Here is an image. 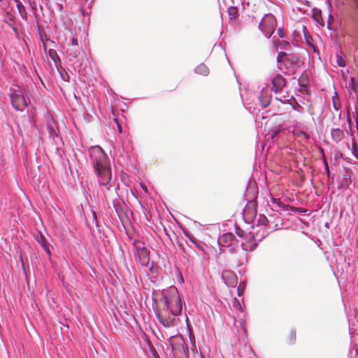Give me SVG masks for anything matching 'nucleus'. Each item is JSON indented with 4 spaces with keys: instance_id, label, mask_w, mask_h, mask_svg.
I'll return each mask as SVG.
<instances>
[{
    "instance_id": "nucleus-1",
    "label": "nucleus",
    "mask_w": 358,
    "mask_h": 358,
    "mask_svg": "<svg viewBox=\"0 0 358 358\" xmlns=\"http://www.w3.org/2000/svg\"><path fill=\"white\" fill-rule=\"evenodd\" d=\"M163 302L165 308L159 310L157 317L165 327H171L175 321V316L181 313L182 304L178 289L173 286L163 292Z\"/></svg>"
},
{
    "instance_id": "nucleus-2",
    "label": "nucleus",
    "mask_w": 358,
    "mask_h": 358,
    "mask_svg": "<svg viewBox=\"0 0 358 358\" xmlns=\"http://www.w3.org/2000/svg\"><path fill=\"white\" fill-rule=\"evenodd\" d=\"M90 152L94 169L99 178V184L107 186L110 182L112 175L110 162L106 154L99 146L92 147Z\"/></svg>"
},
{
    "instance_id": "nucleus-3",
    "label": "nucleus",
    "mask_w": 358,
    "mask_h": 358,
    "mask_svg": "<svg viewBox=\"0 0 358 358\" xmlns=\"http://www.w3.org/2000/svg\"><path fill=\"white\" fill-rule=\"evenodd\" d=\"M10 98L13 106L17 110L22 111L28 106L24 93L20 87L10 90Z\"/></svg>"
},
{
    "instance_id": "nucleus-4",
    "label": "nucleus",
    "mask_w": 358,
    "mask_h": 358,
    "mask_svg": "<svg viewBox=\"0 0 358 358\" xmlns=\"http://www.w3.org/2000/svg\"><path fill=\"white\" fill-rule=\"evenodd\" d=\"M276 26V19L272 14L265 15L259 24V29L267 38H270L273 34Z\"/></svg>"
},
{
    "instance_id": "nucleus-5",
    "label": "nucleus",
    "mask_w": 358,
    "mask_h": 358,
    "mask_svg": "<svg viewBox=\"0 0 358 358\" xmlns=\"http://www.w3.org/2000/svg\"><path fill=\"white\" fill-rule=\"evenodd\" d=\"M135 258L143 266H147L150 262V254L145 244L139 240H134Z\"/></svg>"
},
{
    "instance_id": "nucleus-6",
    "label": "nucleus",
    "mask_w": 358,
    "mask_h": 358,
    "mask_svg": "<svg viewBox=\"0 0 358 358\" xmlns=\"http://www.w3.org/2000/svg\"><path fill=\"white\" fill-rule=\"evenodd\" d=\"M175 358H189V348L182 338L177 343H171Z\"/></svg>"
},
{
    "instance_id": "nucleus-7",
    "label": "nucleus",
    "mask_w": 358,
    "mask_h": 358,
    "mask_svg": "<svg viewBox=\"0 0 358 358\" xmlns=\"http://www.w3.org/2000/svg\"><path fill=\"white\" fill-rule=\"evenodd\" d=\"M272 83V91L275 94L282 91L286 85V80L280 75L276 74L271 80Z\"/></svg>"
},
{
    "instance_id": "nucleus-8",
    "label": "nucleus",
    "mask_w": 358,
    "mask_h": 358,
    "mask_svg": "<svg viewBox=\"0 0 358 358\" xmlns=\"http://www.w3.org/2000/svg\"><path fill=\"white\" fill-rule=\"evenodd\" d=\"M301 62L298 55L289 54L288 57L285 58L283 65L286 69L298 68L300 66Z\"/></svg>"
},
{
    "instance_id": "nucleus-9",
    "label": "nucleus",
    "mask_w": 358,
    "mask_h": 358,
    "mask_svg": "<svg viewBox=\"0 0 358 358\" xmlns=\"http://www.w3.org/2000/svg\"><path fill=\"white\" fill-rule=\"evenodd\" d=\"M34 238L36 241L41 245L44 251L47 253L49 257H51L50 245L47 241L45 237L40 232H38Z\"/></svg>"
},
{
    "instance_id": "nucleus-10",
    "label": "nucleus",
    "mask_w": 358,
    "mask_h": 358,
    "mask_svg": "<svg viewBox=\"0 0 358 358\" xmlns=\"http://www.w3.org/2000/svg\"><path fill=\"white\" fill-rule=\"evenodd\" d=\"M352 171L349 169H345L344 174L339 178L340 187L347 188L351 183Z\"/></svg>"
},
{
    "instance_id": "nucleus-11",
    "label": "nucleus",
    "mask_w": 358,
    "mask_h": 358,
    "mask_svg": "<svg viewBox=\"0 0 358 358\" xmlns=\"http://www.w3.org/2000/svg\"><path fill=\"white\" fill-rule=\"evenodd\" d=\"M296 340V333L294 329L289 330L285 336V342L287 345H292L295 343Z\"/></svg>"
},
{
    "instance_id": "nucleus-12",
    "label": "nucleus",
    "mask_w": 358,
    "mask_h": 358,
    "mask_svg": "<svg viewBox=\"0 0 358 358\" xmlns=\"http://www.w3.org/2000/svg\"><path fill=\"white\" fill-rule=\"evenodd\" d=\"M81 49L80 47H69L66 50V53L70 59H76L80 55Z\"/></svg>"
},
{
    "instance_id": "nucleus-13",
    "label": "nucleus",
    "mask_w": 358,
    "mask_h": 358,
    "mask_svg": "<svg viewBox=\"0 0 358 358\" xmlns=\"http://www.w3.org/2000/svg\"><path fill=\"white\" fill-rule=\"evenodd\" d=\"M331 134L332 138L336 142L341 141L345 136L343 131L338 128L331 129Z\"/></svg>"
},
{
    "instance_id": "nucleus-14",
    "label": "nucleus",
    "mask_w": 358,
    "mask_h": 358,
    "mask_svg": "<svg viewBox=\"0 0 358 358\" xmlns=\"http://www.w3.org/2000/svg\"><path fill=\"white\" fill-rule=\"evenodd\" d=\"M312 15L315 21H316L319 24L324 25V20L322 17V11L321 10L314 8L312 10Z\"/></svg>"
},
{
    "instance_id": "nucleus-15",
    "label": "nucleus",
    "mask_w": 358,
    "mask_h": 358,
    "mask_svg": "<svg viewBox=\"0 0 358 358\" xmlns=\"http://www.w3.org/2000/svg\"><path fill=\"white\" fill-rule=\"evenodd\" d=\"M195 73L203 76H208L209 73V69L208 66L201 63L199 65H198L194 70Z\"/></svg>"
},
{
    "instance_id": "nucleus-16",
    "label": "nucleus",
    "mask_w": 358,
    "mask_h": 358,
    "mask_svg": "<svg viewBox=\"0 0 358 358\" xmlns=\"http://www.w3.org/2000/svg\"><path fill=\"white\" fill-rule=\"evenodd\" d=\"M333 106L336 110H338L341 108V104L339 101L338 96L336 92H335V94L331 98Z\"/></svg>"
},
{
    "instance_id": "nucleus-17",
    "label": "nucleus",
    "mask_w": 358,
    "mask_h": 358,
    "mask_svg": "<svg viewBox=\"0 0 358 358\" xmlns=\"http://www.w3.org/2000/svg\"><path fill=\"white\" fill-rule=\"evenodd\" d=\"M234 238V235L231 233H227L222 235L220 238V241L224 242V243H227L228 242H231Z\"/></svg>"
},
{
    "instance_id": "nucleus-18",
    "label": "nucleus",
    "mask_w": 358,
    "mask_h": 358,
    "mask_svg": "<svg viewBox=\"0 0 358 358\" xmlns=\"http://www.w3.org/2000/svg\"><path fill=\"white\" fill-rule=\"evenodd\" d=\"M48 53H49L50 57L52 59V60L55 64H57V62H59L60 61L59 57L57 52L55 50L50 49Z\"/></svg>"
},
{
    "instance_id": "nucleus-19",
    "label": "nucleus",
    "mask_w": 358,
    "mask_h": 358,
    "mask_svg": "<svg viewBox=\"0 0 358 358\" xmlns=\"http://www.w3.org/2000/svg\"><path fill=\"white\" fill-rule=\"evenodd\" d=\"M228 14L230 16V19H235L238 14V9L235 6H230L228 8Z\"/></svg>"
},
{
    "instance_id": "nucleus-20",
    "label": "nucleus",
    "mask_w": 358,
    "mask_h": 358,
    "mask_svg": "<svg viewBox=\"0 0 358 358\" xmlns=\"http://www.w3.org/2000/svg\"><path fill=\"white\" fill-rule=\"evenodd\" d=\"M289 55V54H288L287 52H280L277 57V62L278 63H281L282 64H283V63L285 61V58L288 57Z\"/></svg>"
},
{
    "instance_id": "nucleus-21",
    "label": "nucleus",
    "mask_w": 358,
    "mask_h": 358,
    "mask_svg": "<svg viewBox=\"0 0 358 358\" xmlns=\"http://www.w3.org/2000/svg\"><path fill=\"white\" fill-rule=\"evenodd\" d=\"M336 64L338 66L344 67L345 66V64H346L345 61L341 55H339L338 53H336Z\"/></svg>"
},
{
    "instance_id": "nucleus-22",
    "label": "nucleus",
    "mask_w": 358,
    "mask_h": 358,
    "mask_svg": "<svg viewBox=\"0 0 358 358\" xmlns=\"http://www.w3.org/2000/svg\"><path fill=\"white\" fill-rule=\"evenodd\" d=\"M280 131V129L275 128L270 131L266 136H270L271 139H273Z\"/></svg>"
},
{
    "instance_id": "nucleus-23",
    "label": "nucleus",
    "mask_w": 358,
    "mask_h": 358,
    "mask_svg": "<svg viewBox=\"0 0 358 358\" xmlns=\"http://www.w3.org/2000/svg\"><path fill=\"white\" fill-rule=\"evenodd\" d=\"M70 47H74V48L79 47L78 40L73 36H71Z\"/></svg>"
},
{
    "instance_id": "nucleus-24",
    "label": "nucleus",
    "mask_w": 358,
    "mask_h": 358,
    "mask_svg": "<svg viewBox=\"0 0 358 358\" xmlns=\"http://www.w3.org/2000/svg\"><path fill=\"white\" fill-rule=\"evenodd\" d=\"M352 152L353 155L357 159H358V155H357V145H356L355 142L352 143Z\"/></svg>"
},
{
    "instance_id": "nucleus-25",
    "label": "nucleus",
    "mask_w": 358,
    "mask_h": 358,
    "mask_svg": "<svg viewBox=\"0 0 358 358\" xmlns=\"http://www.w3.org/2000/svg\"><path fill=\"white\" fill-rule=\"evenodd\" d=\"M287 46H289V43L285 41L279 43L278 48H285Z\"/></svg>"
},
{
    "instance_id": "nucleus-26",
    "label": "nucleus",
    "mask_w": 358,
    "mask_h": 358,
    "mask_svg": "<svg viewBox=\"0 0 358 358\" xmlns=\"http://www.w3.org/2000/svg\"><path fill=\"white\" fill-rule=\"evenodd\" d=\"M278 34L280 38H284L285 34L282 28L280 27L278 29Z\"/></svg>"
},
{
    "instance_id": "nucleus-27",
    "label": "nucleus",
    "mask_w": 358,
    "mask_h": 358,
    "mask_svg": "<svg viewBox=\"0 0 358 358\" xmlns=\"http://www.w3.org/2000/svg\"><path fill=\"white\" fill-rule=\"evenodd\" d=\"M324 166H325V170L328 174V176L329 175V166H328V164H327V159L325 158H324Z\"/></svg>"
},
{
    "instance_id": "nucleus-28",
    "label": "nucleus",
    "mask_w": 358,
    "mask_h": 358,
    "mask_svg": "<svg viewBox=\"0 0 358 358\" xmlns=\"http://www.w3.org/2000/svg\"><path fill=\"white\" fill-rule=\"evenodd\" d=\"M236 234L239 237H243L244 235V231L238 229V230L236 231Z\"/></svg>"
},
{
    "instance_id": "nucleus-29",
    "label": "nucleus",
    "mask_w": 358,
    "mask_h": 358,
    "mask_svg": "<svg viewBox=\"0 0 358 358\" xmlns=\"http://www.w3.org/2000/svg\"><path fill=\"white\" fill-rule=\"evenodd\" d=\"M114 120H115V122L117 124L119 132L122 133V127H121V125L120 124V123L117 122V120L116 119H114Z\"/></svg>"
},
{
    "instance_id": "nucleus-30",
    "label": "nucleus",
    "mask_w": 358,
    "mask_h": 358,
    "mask_svg": "<svg viewBox=\"0 0 358 358\" xmlns=\"http://www.w3.org/2000/svg\"><path fill=\"white\" fill-rule=\"evenodd\" d=\"M347 119H348V123L350 124L352 123V120H351L350 116L349 110H348Z\"/></svg>"
},
{
    "instance_id": "nucleus-31",
    "label": "nucleus",
    "mask_w": 358,
    "mask_h": 358,
    "mask_svg": "<svg viewBox=\"0 0 358 358\" xmlns=\"http://www.w3.org/2000/svg\"><path fill=\"white\" fill-rule=\"evenodd\" d=\"M355 121H356V126H357V132H358V115L356 117Z\"/></svg>"
},
{
    "instance_id": "nucleus-32",
    "label": "nucleus",
    "mask_w": 358,
    "mask_h": 358,
    "mask_svg": "<svg viewBox=\"0 0 358 358\" xmlns=\"http://www.w3.org/2000/svg\"><path fill=\"white\" fill-rule=\"evenodd\" d=\"M305 5H306V6H308V7H310V6H311V3H310V2L308 1H306L305 2Z\"/></svg>"
},
{
    "instance_id": "nucleus-33",
    "label": "nucleus",
    "mask_w": 358,
    "mask_h": 358,
    "mask_svg": "<svg viewBox=\"0 0 358 358\" xmlns=\"http://www.w3.org/2000/svg\"><path fill=\"white\" fill-rule=\"evenodd\" d=\"M92 214H93V217H94V220H96V213L94 211H92Z\"/></svg>"
}]
</instances>
